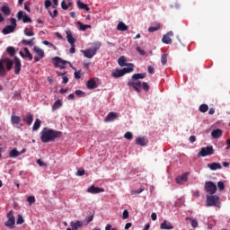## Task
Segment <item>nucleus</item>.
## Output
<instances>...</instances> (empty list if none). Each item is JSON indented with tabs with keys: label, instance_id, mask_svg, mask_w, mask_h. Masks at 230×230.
<instances>
[{
	"label": "nucleus",
	"instance_id": "f257e3e1",
	"mask_svg": "<svg viewBox=\"0 0 230 230\" xmlns=\"http://www.w3.org/2000/svg\"><path fill=\"white\" fill-rule=\"evenodd\" d=\"M58 137H62V131L44 128L40 132L41 143H51L55 139H58Z\"/></svg>",
	"mask_w": 230,
	"mask_h": 230
},
{
	"label": "nucleus",
	"instance_id": "f03ea898",
	"mask_svg": "<svg viewBox=\"0 0 230 230\" xmlns=\"http://www.w3.org/2000/svg\"><path fill=\"white\" fill-rule=\"evenodd\" d=\"M14 61L9 58L0 59V78H4L7 73L6 71H12Z\"/></svg>",
	"mask_w": 230,
	"mask_h": 230
},
{
	"label": "nucleus",
	"instance_id": "7ed1b4c3",
	"mask_svg": "<svg viewBox=\"0 0 230 230\" xmlns=\"http://www.w3.org/2000/svg\"><path fill=\"white\" fill-rule=\"evenodd\" d=\"M134 71V64L128 63V67H124L122 69H116L111 73L113 78H121L125 76L127 73H132Z\"/></svg>",
	"mask_w": 230,
	"mask_h": 230
},
{
	"label": "nucleus",
	"instance_id": "20e7f679",
	"mask_svg": "<svg viewBox=\"0 0 230 230\" xmlns=\"http://www.w3.org/2000/svg\"><path fill=\"white\" fill-rule=\"evenodd\" d=\"M220 204V198L217 195H207V207H217Z\"/></svg>",
	"mask_w": 230,
	"mask_h": 230
},
{
	"label": "nucleus",
	"instance_id": "39448f33",
	"mask_svg": "<svg viewBox=\"0 0 230 230\" xmlns=\"http://www.w3.org/2000/svg\"><path fill=\"white\" fill-rule=\"evenodd\" d=\"M7 221L4 223L6 227L9 229H13L15 227V216H13V210H11L7 213Z\"/></svg>",
	"mask_w": 230,
	"mask_h": 230
},
{
	"label": "nucleus",
	"instance_id": "423d86ee",
	"mask_svg": "<svg viewBox=\"0 0 230 230\" xmlns=\"http://www.w3.org/2000/svg\"><path fill=\"white\" fill-rule=\"evenodd\" d=\"M213 154H215V150L213 149L212 146H208L202 147L198 155L199 157H207V155H213Z\"/></svg>",
	"mask_w": 230,
	"mask_h": 230
},
{
	"label": "nucleus",
	"instance_id": "0eeeda50",
	"mask_svg": "<svg viewBox=\"0 0 230 230\" xmlns=\"http://www.w3.org/2000/svg\"><path fill=\"white\" fill-rule=\"evenodd\" d=\"M52 60L55 67H59L60 69H66V64H71L70 62L63 60L58 57L53 58Z\"/></svg>",
	"mask_w": 230,
	"mask_h": 230
},
{
	"label": "nucleus",
	"instance_id": "6e6552de",
	"mask_svg": "<svg viewBox=\"0 0 230 230\" xmlns=\"http://www.w3.org/2000/svg\"><path fill=\"white\" fill-rule=\"evenodd\" d=\"M205 190L207 193L210 195H215L217 193V184L213 181H206L205 183Z\"/></svg>",
	"mask_w": 230,
	"mask_h": 230
},
{
	"label": "nucleus",
	"instance_id": "1a4fd4ad",
	"mask_svg": "<svg viewBox=\"0 0 230 230\" xmlns=\"http://www.w3.org/2000/svg\"><path fill=\"white\" fill-rule=\"evenodd\" d=\"M18 21H22V22L26 23V22H31V18H30V16H28V14H26L24 12L22 11H19L17 13L16 15Z\"/></svg>",
	"mask_w": 230,
	"mask_h": 230
},
{
	"label": "nucleus",
	"instance_id": "9d476101",
	"mask_svg": "<svg viewBox=\"0 0 230 230\" xmlns=\"http://www.w3.org/2000/svg\"><path fill=\"white\" fill-rule=\"evenodd\" d=\"M128 87H133L137 93H141L142 84L140 81H128Z\"/></svg>",
	"mask_w": 230,
	"mask_h": 230
},
{
	"label": "nucleus",
	"instance_id": "9b49d317",
	"mask_svg": "<svg viewBox=\"0 0 230 230\" xmlns=\"http://www.w3.org/2000/svg\"><path fill=\"white\" fill-rule=\"evenodd\" d=\"M14 75H21V67H22V64H21V59H19V58L15 57L14 58Z\"/></svg>",
	"mask_w": 230,
	"mask_h": 230
},
{
	"label": "nucleus",
	"instance_id": "f8f14e48",
	"mask_svg": "<svg viewBox=\"0 0 230 230\" xmlns=\"http://www.w3.org/2000/svg\"><path fill=\"white\" fill-rule=\"evenodd\" d=\"M71 228H66V230H78L80 227H84V223L82 221H75L70 223Z\"/></svg>",
	"mask_w": 230,
	"mask_h": 230
},
{
	"label": "nucleus",
	"instance_id": "ddd939ff",
	"mask_svg": "<svg viewBox=\"0 0 230 230\" xmlns=\"http://www.w3.org/2000/svg\"><path fill=\"white\" fill-rule=\"evenodd\" d=\"M172 37H173V31H171L164 35L162 42H164V44H172Z\"/></svg>",
	"mask_w": 230,
	"mask_h": 230
},
{
	"label": "nucleus",
	"instance_id": "4468645a",
	"mask_svg": "<svg viewBox=\"0 0 230 230\" xmlns=\"http://www.w3.org/2000/svg\"><path fill=\"white\" fill-rule=\"evenodd\" d=\"M103 191H105L104 189H102V188H99V187H94V185H92L91 187H89L87 189V192L92 193V194L103 193Z\"/></svg>",
	"mask_w": 230,
	"mask_h": 230
},
{
	"label": "nucleus",
	"instance_id": "2eb2a0df",
	"mask_svg": "<svg viewBox=\"0 0 230 230\" xmlns=\"http://www.w3.org/2000/svg\"><path fill=\"white\" fill-rule=\"evenodd\" d=\"M23 51L24 52L20 51V57H22V58H29V60H33V56L31 55V52H30V49L28 48H24Z\"/></svg>",
	"mask_w": 230,
	"mask_h": 230
},
{
	"label": "nucleus",
	"instance_id": "dca6fc26",
	"mask_svg": "<svg viewBox=\"0 0 230 230\" xmlns=\"http://www.w3.org/2000/svg\"><path fill=\"white\" fill-rule=\"evenodd\" d=\"M114 119H118V114L114 111H111L106 116L104 121L105 123H109L111 121H114Z\"/></svg>",
	"mask_w": 230,
	"mask_h": 230
},
{
	"label": "nucleus",
	"instance_id": "f3484780",
	"mask_svg": "<svg viewBox=\"0 0 230 230\" xmlns=\"http://www.w3.org/2000/svg\"><path fill=\"white\" fill-rule=\"evenodd\" d=\"M148 144V140L146 139V137H138L136 139V145H139V146H146Z\"/></svg>",
	"mask_w": 230,
	"mask_h": 230
},
{
	"label": "nucleus",
	"instance_id": "a211bd4d",
	"mask_svg": "<svg viewBox=\"0 0 230 230\" xmlns=\"http://www.w3.org/2000/svg\"><path fill=\"white\" fill-rule=\"evenodd\" d=\"M22 121L27 123V125H31L33 123V115L31 113H27L26 116L22 118Z\"/></svg>",
	"mask_w": 230,
	"mask_h": 230
},
{
	"label": "nucleus",
	"instance_id": "6ab92c4d",
	"mask_svg": "<svg viewBox=\"0 0 230 230\" xmlns=\"http://www.w3.org/2000/svg\"><path fill=\"white\" fill-rule=\"evenodd\" d=\"M66 40L67 42L70 43V46L75 44V42H76V39H75V37H73V33L71 32V31H66Z\"/></svg>",
	"mask_w": 230,
	"mask_h": 230
},
{
	"label": "nucleus",
	"instance_id": "aec40b11",
	"mask_svg": "<svg viewBox=\"0 0 230 230\" xmlns=\"http://www.w3.org/2000/svg\"><path fill=\"white\" fill-rule=\"evenodd\" d=\"M160 228L164 229V230H170V229H173V225H172V223L164 220L161 225H160Z\"/></svg>",
	"mask_w": 230,
	"mask_h": 230
},
{
	"label": "nucleus",
	"instance_id": "412c9836",
	"mask_svg": "<svg viewBox=\"0 0 230 230\" xmlns=\"http://www.w3.org/2000/svg\"><path fill=\"white\" fill-rule=\"evenodd\" d=\"M13 31H15V29L12 25H7L2 30L4 35L13 33Z\"/></svg>",
	"mask_w": 230,
	"mask_h": 230
},
{
	"label": "nucleus",
	"instance_id": "4be33fe9",
	"mask_svg": "<svg viewBox=\"0 0 230 230\" xmlns=\"http://www.w3.org/2000/svg\"><path fill=\"white\" fill-rule=\"evenodd\" d=\"M208 168L215 172V170H222V164L219 163H212L208 164Z\"/></svg>",
	"mask_w": 230,
	"mask_h": 230
},
{
	"label": "nucleus",
	"instance_id": "5701e85b",
	"mask_svg": "<svg viewBox=\"0 0 230 230\" xmlns=\"http://www.w3.org/2000/svg\"><path fill=\"white\" fill-rule=\"evenodd\" d=\"M87 89H96L98 87V84H96V81L94 79H89L86 83Z\"/></svg>",
	"mask_w": 230,
	"mask_h": 230
},
{
	"label": "nucleus",
	"instance_id": "b1692460",
	"mask_svg": "<svg viewBox=\"0 0 230 230\" xmlns=\"http://www.w3.org/2000/svg\"><path fill=\"white\" fill-rule=\"evenodd\" d=\"M211 136L212 137H214V139H218V137H222V129L220 128L214 129L211 132Z\"/></svg>",
	"mask_w": 230,
	"mask_h": 230
},
{
	"label": "nucleus",
	"instance_id": "393cba45",
	"mask_svg": "<svg viewBox=\"0 0 230 230\" xmlns=\"http://www.w3.org/2000/svg\"><path fill=\"white\" fill-rule=\"evenodd\" d=\"M83 53H84V56L86 58H93V57H94V55H96V54L94 53V51H93L92 49L84 50Z\"/></svg>",
	"mask_w": 230,
	"mask_h": 230
},
{
	"label": "nucleus",
	"instance_id": "a878e982",
	"mask_svg": "<svg viewBox=\"0 0 230 230\" xmlns=\"http://www.w3.org/2000/svg\"><path fill=\"white\" fill-rule=\"evenodd\" d=\"M11 123H12V125H19V123H21V117H19L15 114H13L11 116Z\"/></svg>",
	"mask_w": 230,
	"mask_h": 230
},
{
	"label": "nucleus",
	"instance_id": "bb28decb",
	"mask_svg": "<svg viewBox=\"0 0 230 230\" xmlns=\"http://www.w3.org/2000/svg\"><path fill=\"white\" fill-rule=\"evenodd\" d=\"M118 31H127L128 30V26H127L123 22H119L117 25Z\"/></svg>",
	"mask_w": 230,
	"mask_h": 230
},
{
	"label": "nucleus",
	"instance_id": "cd10ccee",
	"mask_svg": "<svg viewBox=\"0 0 230 230\" xmlns=\"http://www.w3.org/2000/svg\"><path fill=\"white\" fill-rule=\"evenodd\" d=\"M1 12L4 13V15H5V17H8L10 13H12V10L10 9V7H8V5H3L1 8Z\"/></svg>",
	"mask_w": 230,
	"mask_h": 230
},
{
	"label": "nucleus",
	"instance_id": "c85d7f7f",
	"mask_svg": "<svg viewBox=\"0 0 230 230\" xmlns=\"http://www.w3.org/2000/svg\"><path fill=\"white\" fill-rule=\"evenodd\" d=\"M118 64L119 66H120V67H123L125 66L128 67V64H127V58H125L124 56H121L120 58H119Z\"/></svg>",
	"mask_w": 230,
	"mask_h": 230
},
{
	"label": "nucleus",
	"instance_id": "c756f323",
	"mask_svg": "<svg viewBox=\"0 0 230 230\" xmlns=\"http://www.w3.org/2000/svg\"><path fill=\"white\" fill-rule=\"evenodd\" d=\"M77 6L80 8V10H85L86 12H89L90 8L87 4H84L82 1H77Z\"/></svg>",
	"mask_w": 230,
	"mask_h": 230
},
{
	"label": "nucleus",
	"instance_id": "7c9ffc66",
	"mask_svg": "<svg viewBox=\"0 0 230 230\" xmlns=\"http://www.w3.org/2000/svg\"><path fill=\"white\" fill-rule=\"evenodd\" d=\"M23 33L26 37H33L35 35V32H33V27L25 28Z\"/></svg>",
	"mask_w": 230,
	"mask_h": 230
},
{
	"label": "nucleus",
	"instance_id": "2f4dec72",
	"mask_svg": "<svg viewBox=\"0 0 230 230\" xmlns=\"http://www.w3.org/2000/svg\"><path fill=\"white\" fill-rule=\"evenodd\" d=\"M62 107V100L58 99L52 105V111H58Z\"/></svg>",
	"mask_w": 230,
	"mask_h": 230
},
{
	"label": "nucleus",
	"instance_id": "473e14b6",
	"mask_svg": "<svg viewBox=\"0 0 230 230\" xmlns=\"http://www.w3.org/2000/svg\"><path fill=\"white\" fill-rule=\"evenodd\" d=\"M33 51L40 57V58H44V50L39 49V47H34Z\"/></svg>",
	"mask_w": 230,
	"mask_h": 230
},
{
	"label": "nucleus",
	"instance_id": "72a5a7b5",
	"mask_svg": "<svg viewBox=\"0 0 230 230\" xmlns=\"http://www.w3.org/2000/svg\"><path fill=\"white\" fill-rule=\"evenodd\" d=\"M132 80H143V78H146V74H135L132 75Z\"/></svg>",
	"mask_w": 230,
	"mask_h": 230
},
{
	"label": "nucleus",
	"instance_id": "f704fd0d",
	"mask_svg": "<svg viewBox=\"0 0 230 230\" xmlns=\"http://www.w3.org/2000/svg\"><path fill=\"white\" fill-rule=\"evenodd\" d=\"M35 40V38H32L31 40H22V44H23V46H33V41Z\"/></svg>",
	"mask_w": 230,
	"mask_h": 230
},
{
	"label": "nucleus",
	"instance_id": "c9c22d12",
	"mask_svg": "<svg viewBox=\"0 0 230 230\" xmlns=\"http://www.w3.org/2000/svg\"><path fill=\"white\" fill-rule=\"evenodd\" d=\"M185 220H190L191 224V227L196 229V227H199V222L196 219H191V217H186Z\"/></svg>",
	"mask_w": 230,
	"mask_h": 230
},
{
	"label": "nucleus",
	"instance_id": "e433bc0d",
	"mask_svg": "<svg viewBox=\"0 0 230 230\" xmlns=\"http://www.w3.org/2000/svg\"><path fill=\"white\" fill-rule=\"evenodd\" d=\"M19 155H21V153H19V151H17V149H13L9 153L10 157H19Z\"/></svg>",
	"mask_w": 230,
	"mask_h": 230
},
{
	"label": "nucleus",
	"instance_id": "4c0bfd02",
	"mask_svg": "<svg viewBox=\"0 0 230 230\" xmlns=\"http://www.w3.org/2000/svg\"><path fill=\"white\" fill-rule=\"evenodd\" d=\"M39 128H40V119H36L32 127V130L37 131Z\"/></svg>",
	"mask_w": 230,
	"mask_h": 230
},
{
	"label": "nucleus",
	"instance_id": "58836bf2",
	"mask_svg": "<svg viewBox=\"0 0 230 230\" xmlns=\"http://www.w3.org/2000/svg\"><path fill=\"white\" fill-rule=\"evenodd\" d=\"M93 48L92 49L93 51H94V53L96 54V51H98V49H100V48H102V42H99V41H97V42H94L93 44Z\"/></svg>",
	"mask_w": 230,
	"mask_h": 230
},
{
	"label": "nucleus",
	"instance_id": "ea45409f",
	"mask_svg": "<svg viewBox=\"0 0 230 230\" xmlns=\"http://www.w3.org/2000/svg\"><path fill=\"white\" fill-rule=\"evenodd\" d=\"M6 52L10 55V57H13L15 55V48L13 47H7Z\"/></svg>",
	"mask_w": 230,
	"mask_h": 230
},
{
	"label": "nucleus",
	"instance_id": "a19ab883",
	"mask_svg": "<svg viewBox=\"0 0 230 230\" xmlns=\"http://www.w3.org/2000/svg\"><path fill=\"white\" fill-rule=\"evenodd\" d=\"M158 30H161V24H157L156 26L155 27H149L148 28V31L150 33H154V31H158Z\"/></svg>",
	"mask_w": 230,
	"mask_h": 230
},
{
	"label": "nucleus",
	"instance_id": "79ce46f5",
	"mask_svg": "<svg viewBox=\"0 0 230 230\" xmlns=\"http://www.w3.org/2000/svg\"><path fill=\"white\" fill-rule=\"evenodd\" d=\"M208 110H209V107L208 106V104H201L199 106L200 112H208Z\"/></svg>",
	"mask_w": 230,
	"mask_h": 230
},
{
	"label": "nucleus",
	"instance_id": "37998d69",
	"mask_svg": "<svg viewBox=\"0 0 230 230\" xmlns=\"http://www.w3.org/2000/svg\"><path fill=\"white\" fill-rule=\"evenodd\" d=\"M161 62L163 66H166V63L168 62V55L166 54L162 55Z\"/></svg>",
	"mask_w": 230,
	"mask_h": 230
},
{
	"label": "nucleus",
	"instance_id": "c03bdc74",
	"mask_svg": "<svg viewBox=\"0 0 230 230\" xmlns=\"http://www.w3.org/2000/svg\"><path fill=\"white\" fill-rule=\"evenodd\" d=\"M143 191H145V187H140L137 190H132L131 195H139V193H143Z\"/></svg>",
	"mask_w": 230,
	"mask_h": 230
},
{
	"label": "nucleus",
	"instance_id": "a18cd8bd",
	"mask_svg": "<svg viewBox=\"0 0 230 230\" xmlns=\"http://www.w3.org/2000/svg\"><path fill=\"white\" fill-rule=\"evenodd\" d=\"M74 76L76 80H80V78H82V70L79 71H75L74 73Z\"/></svg>",
	"mask_w": 230,
	"mask_h": 230
},
{
	"label": "nucleus",
	"instance_id": "49530a36",
	"mask_svg": "<svg viewBox=\"0 0 230 230\" xmlns=\"http://www.w3.org/2000/svg\"><path fill=\"white\" fill-rule=\"evenodd\" d=\"M125 139H128V141H130V139H133L134 135H132L131 132H126L124 135Z\"/></svg>",
	"mask_w": 230,
	"mask_h": 230
},
{
	"label": "nucleus",
	"instance_id": "de8ad7c7",
	"mask_svg": "<svg viewBox=\"0 0 230 230\" xmlns=\"http://www.w3.org/2000/svg\"><path fill=\"white\" fill-rule=\"evenodd\" d=\"M27 202H29L30 206H31V204H35V196H29L27 198Z\"/></svg>",
	"mask_w": 230,
	"mask_h": 230
},
{
	"label": "nucleus",
	"instance_id": "09e8293b",
	"mask_svg": "<svg viewBox=\"0 0 230 230\" xmlns=\"http://www.w3.org/2000/svg\"><path fill=\"white\" fill-rule=\"evenodd\" d=\"M16 224L18 226H21L22 224H24V218H22V216L18 215V218L16 220Z\"/></svg>",
	"mask_w": 230,
	"mask_h": 230
},
{
	"label": "nucleus",
	"instance_id": "8fccbe9b",
	"mask_svg": "<svg viewBox=\"0 0 230 230\" xmlns=\"http://www.w3.org/2000/svg\"><path fill=\"white\" fill-rule=\"evenodd\" d=\"M217 188L220 190V191L226 190V185L224 184V181H218Z\"/></svg>",
	"mask_w": 230,
	"mask_h": 230
},
{
	"label": "nucleus",
	"instance_id": "3c124183",
	"mask_svg": "<svg viewBox=\"0 0 230 230\" xmlns=\"http://www.w3.org/2000/svg\"><path fill=\"white\" fill-rule=\"evenodd\" d=\"M188 175H190V172H185L184 174H182L181 176H180V179H181L183 182H186V181H188Z\"/></svg>",
	"mask_w": 230,
	"mask_h": 230
},
{
	"label": "nucleus",
	"instance_id": "603ef678",
	"mask_svg": "<svg viewBox=\"0 0 230 230\" xmlns=\"http://www.w3.org/2000/svg\"><path fill=\"white\" fill-rule=\"evenodd\" d=\"M10 21L12 24L11 26L15 30L17 28V20H15V18H11Z\"/></svg>",
	"mask_w": 230,
	"mask_h": 230
},
{
	"label": "nucleus",
	"instance_id": "864d4df0",
	"mask_svg": "<svg viewBox=\"0 0 230 230\" xmlns=\"http://www.w3.org/2000/svg\"><path fill=\"white\" fill-rule=\"evenodd\" d=\"M77 24L79 26V30H81V31H85L86 27H85V24L82 23L81 22H77Z\"/></svg>",
	"mask_w": 230,
	"mask_h": 230
},
{
	"label": "nucleus",
	"instance_id": "5fc2aeb1",
	"mask_svg": "<svg viewBox=\"0 0 230 230\" xmlns=\"http://www.w3.org/2000/svg\"><path fill=\"white\" fill-rule=\"evenodd\" d=\"M42 44H44V46H50V48H53L54 49H57V47H55V45H53V43H50L48 40L42 41Z\"/></svg>",
	"mask_w": 230,
	"mask_h": 230
},
{
	"label": "nucleus",
	"instance_id": "6e6d98bb",
	"mask_svg": "<svg viewBox=\"0 0 230 230\" xmlns=\"http://www.w3.org/2000/svg\"><path fill=\"white\" fill-rule=\"evenodd\" d=\"M128 217H129L128 210L125 209L122 213V219L127 220V218H128Z\"/></svg>",
	"mask_w": 230,
	"mask_h": 230
},
{
	"label": "nucleus",
	"instance_id": "4d7b16f0",
	"mask_svg": "<svg viewBox=\"0 0 230 230\" xmlns=\"http://www.w3.org/2000/svg\"><path fill=\"white\" fill-rule=\"evenodd\" d=\"M137 53H139V55H141L142 57H145V55H146V52H145L144 49H140V47H137Z\"/></svg>",
	"mask_w": 230,
	"mask_h": 230
},
{
	"label": "nucleus",
	"instance_id": "13d9d810",
	"mask_svg": "<svg viewBox=\"0 0 230 230\" xmlns=\"http://www.w3.org/2000/svg\"><path fill=\"white\" fill-rule=\"evenodd\" d=\"M142 89H144V91H150V85L147 84V83L144 82L142 84Z\"/></svg>",
	"mask_w": 230,
	"mask_h": 230
},
{
	"label": "nucleus",
	"instance_id": "bf43d9fd",
	"mask_svg": "<svg viewBox=\"0 0 230 230\" xmlns=\"http://www.w3.org/2000/svg\"><path fill=\"white\" fill-rule=\"evenodd\" d=\"M49 15H50V17H52V19H55V17H57L58 15V11L57 9H55L53 11V13L49 12Z\"/></svg>",
	"mask_w": 230,
	"mask_h": 230
},
{
	"label": "nucleus",
	"instance_id": "052dcab7",
	"mask_svg": "<svg viewBox=\"0 0 230 230\" xmlns=\"http://www.w3.org/2000/svg\"><path fill=\"white\" fill-rule=\"evenodd\" d=\"M44 4H45L46 10H48V8H49V6H51L52 4L51 0H46Z\"/></svg>",
	"mask_w": 230,
	"mask_h": 230
},
{
	"label": "nucleus",
	"instance_id": "680f3d73",
	"mask_svg": "<svg viewBox=\"0 0 230 230\" xmlns=\"http://www.w3.org/2000/svg\"><path fill=\"white\" fill-rule=\"evenodd\" d=\"M61 8H62L63 10H68V9H67V4L66 3V0H63V1L61 2Z\"/></svg>",
	"mask_w": 230,
	"mask_h": 230
},
{
	"label": "nucleus",
	"instance_id": "e2e57ef3",
	"mask_svg": "<svg viewBox=\"0 0 230 230\" xmlns=\"http://www.w3.org/2000/svg\"><path fill=\"white\" fill-rule=\"evenodd\" d=\"M147 71L149 75H154V73H155V68H154V66H148Z\"/></svg>",
	"mask_w": 230,
	"mask_h": 230
},
{
	"label": "nucleus",
	"instance_id": "0e129e2a",
	"mask_svg": "<svg viewBox=\"0 0 230 230\" xmlns=\"http://www.w3.org/2000/svg\"><path fill=\"white\" fill-rule=\"evenodd\" d=\"M84 174H85V170H78L76 172V175L78 177H82V175H84Z\"/></svg>",
	"mask_w": 230,
	"mask_h": 230
},
{
	"label": "nucleus",
	"instance_id": "69168bd1",
	"mask_svg": "<svg viewBox=\"0 0 230 230\" xmlns=\"http://www.w3.org/2000/svg\"><path fill=\"white\" fill-rule=\"evenodd\" d=\"M24 10L29 12V13L31 12V8H30V4H28V3L24 4Z\"/></svg>",
	"mask_w": 230,
	"mask_h": 230
},
{
	"label": "nucleus",
	"instance_id": "338daca9",
	"mask_svg": "<svg viewBox=\"0 0 230 230\" xmlns=\"http://www.w3.org/2000/svg\"><path fill=\"white\" fill-rule=\"evenodd\" d=\"M37 164H39V166H46V164H44L41 159L37 160Z\"/></svg>",
	"mask_w": 230,
	"mask_h": 230
},
{
	"label": "nucleus",
	"instance_id": "774afa93",
	"mask_svg": "<svg viewBox=\"0 0 230 230\" xmlns=\"http://www.w3.org/2000/svg\"><path fill=\"white\" fill-rule=\"evenodd\" d=\"M71 46V48H70V53L73 55V54H75V44H73V45H70Z\"/></svg>",
	"mask_w": 230,
	"mask_h": 230
}]
</instances>
